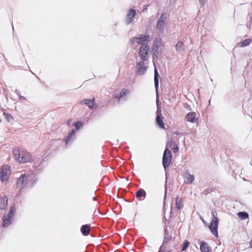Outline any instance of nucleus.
<instances>
[{
    "instance_id": "f257e3e1",
    "label": "nucleus",
    "mask_w": 252,
    "mask_h": 252,
    "mask_svg": "<svg viewBox=\"0 0 252 252\" xmlns=\"http://www.w3.org/2000/svg\"><path fill=\"white\" fill-rule=\"evenodd\" d=\"M12 153L15 159L19 163L30 162L32 160L29 152L22 150L19 147L14 148Z\"/></svg>"
},
{
    "instance_id": "f03ea898",
    "label": "nucleus",
    "mask_w": 252,
    "mask_h": 252,
    "mask_svg": "<svg viewBox=\"0 0 252 252\" xmlns=\"http://www.w3.org/2000/svg\"><path fill=\"white\" fill-rule=\"evenodd\" d=\"M172 154L170 151L166 147L162 157V165L165 170L171 163Z\"/></svg>"
},
{
    "instance_id": "7ed1b4c3",
    "label": "nucleus",
    "mask_w": 252,
    "mask_h": 252,
    "mask_svg": "<svg viewBox=\"0 0 252 252\" xmlns=\"http://www.w3.org/2000/svg\"><path fill=\"white\" fill-rule=\"evenodd\" d=\"M215 213H212L213 219L211 222L210 224L209 225V228L211 231L212 233L216 237H218V228L219 224V219L215 216Z\"/></svg>"
},
{
    "instance_id": "20e7f679",
    "label": "nucleus",
    "mask_w": 252,
    "mask_h": 252,
    "mask_svg": "<svg viewBox=\"0 0 252 252\" xmlns=\"http://www.w3.org/2000/svg\"><path fill=\"white\" fill-rule=\"evenodd\" d=\"M161 45V39L160 37H156L154 40L153 45L152 46V51L153 52V58H158L160 54V51L158 50L159 47Z\"/></svg>"
},
{
    "instance_id": "39448f33",
    "label": "nucleus",
    "mask_w": 252,
    "mask_h": 252,
    "mask_svg": "<svg viewBox=\"0 0 252 252\" xmlns=\"http://www.w3.org/2000/svg\"><path fill=\"white\" fill-rule=\"evenodd\" d=\"M28 184V176L25 174L21 175L17 180V188L19 189V192L20 193L23 188Z\"/></svg>"
},
{
    "instance_id": "423d86ee",
    "label": "nucleus",
    "mask_w": 252,
    "mask_h": 252,
    "mask_svg": "<svg viewBox=\"0 0 252 252\" xmlns=\"http://www.w3.org/2000/svg\"><path fill=\"white\" fill-rule=\"evenodd\" d=\"M166 22V16L163 13L159 18L158 20L156 28L160 33H163L164 30V26Z\"/></svg>"
},
{
    "instance_id": "0eeeda50",
    "label": "nucleus",
    "mask_w": 252,
    "mask_h": 252,
    "mask_svg": "<svg viewBox=\"0 0 252 252\" xmlns=\"http://www.w3.org/2000/svg\"><path fill=\"white\" fill-rule=\"evenodd\" d=\"M149 51V47L147 45L142 46L139 48L138 52L139 56L141 59V61H146L148 60L149 55L148 54V51Z\"/></svg>"
},
{
    "instance_id": "6e6552de",
    "label": "nucleus",
    "mask_w": 252,
    "mask_h": 252,
    "mask_svg": "<svg viewBox=\"0 0 252 252\" xmlns=\"http://www.w3.org/2000/svg\"><path fill=\"white\" fill-rule=\"evenodd\" d=\"M10 175V167L8 166H2L0 169V180L1 182L8 180Z\"/></svg>"
},
{
    "instance_id": "1a4fd4ad",
    "label": "nucleus",
    "mask_w": 252,
    "mask_h": 252,
    "mask_svg": "<svg viewBox=\"0 0 252 252\" xmlns=\"http://www.w3.org/2000/svg\"><path fill=\"white\" fill-rule=\"evenodd\" d=\"M144 62L140 61L136 63V73L139 75H143L147 71V67L144 65Z\"/></svg>"
},
{
    "instance_id": "9d476101",
    "label": "nucleus",
    "mask_w": 252,
    "mask_h": 252,
    "mask_svg": "<svg viewBox=\"0 0 252 252\" xmlns=\"http://www.w3.org/2000/svg\"><path fill=\"white\" fill-rule=\"evenodd\" d=\"M150 40V36L146 35H141L139 37H134L132 39V42H136L138 44H141L142 46L144 45V43L146 41H148Z\"/></svg>"
},
{
    "instance_id": "9b49d317",
    "label": "nucleus",
    "mask_w": 252,
    "mask_h": 252,
    "mask_svg": "<svg viewBox=\"0 0 252 252\" xmlns=\"http://www.w3.org/2000/svg\"><path fill=\"white\" fill-rule=\"evenodd\" d=\"M136 15V11L134 9L130 8L126 15V23L129 25L133 21V18Z\"/></svg>"
},
{
    "instance_id": "f8f14e48",
    "label": "nucleus",
    "mask_w": 252,
    "mask_h": 252,
    "mask_svg": "<svg viewBox=\"0 0 252 252\" xmlns=\"http://www.w3.org/2000/svg\"><path fill=\"white\" fill-rule=\"evenodd\" d=\"M159 76L158 73V70L156 69V68L155 67V69H154V83H155V89L156 90V93H157V100H156L157 104L158 102V77H159Z\"/></svg>"
},
{
    "instance_id": "ddd939ff",
    "label": "nucleus",
    "mask_w": 252,
    "mask_h": 252,
    "mask_svg": "<svg viewBox=\"0 0 252 252\" xmlns=\"http://www.w3.org/2000/svg\"><path fill=\"white\" fill-rule=\"evenodd\" d=\"M163 117L161 115V111H157V115L156 119V123L157 125L162 128H165L164 125L163 121Z\"/></svg>"
},
{
    "instance_id": "4468645a",
    "label": "nucleus",
    "mask_w": 252,
    "mask_h": 252,
    "mask_svg": "<svg viewBox=\"0 0 252 252\" xmlns=\"http://www.w3.org/2000/svg\"><path fill=\"white\" fill-rule=\"evenodd\" d=\"M172 236L171 234L168 232L167 228H166L164 230V238L163 239V243L161 245V249H162L164 247H166L167 243L171 240Z\"/></svg>"
},
{
    "instance_id": "2eb2a0df",
    "label": "nucleus",
    "mask_w": 252,
    "mask_h": 252,
    "mask_svg": "<svg viewBox=\"0 0 252 252\" xmlns=\"http://www.w3.org/2000/svg\"><path fill=\"white\" fill-rule=\"evenodd\" d=\"M196 114L195 112H191L189 113H188L185 116V119L189 122L191 123H195L196 120L197 118L196 117Z\"/></svg>"
},
{
    "instance_id": "dca6fc26",
    "label": "nucleus",
    "mask_w": 252,
    "mask_h": 252,
    "mask_svg": "<svg viewBox=\"0 0 252 252\" xmlns=\"http://www.w3.org/2000/svg\"><path fill=\"white\" fill-rule=\"evenodd\" d=\"M135 195L139 200H143L146 196V193L143 189L140 188L136 192Z\"/></svg>"
},
{
    "instance_id": "f3484780",
    "label": "nucleus",
    "mask_w": 252,
    "mask_h": 252,
    "mask_svg": "<svg viewBox=\"0 0 252 252\" xmlns=\"http://www.w3.org/2000/svg\"><path fill=\"white\" fill-rule=\"evenodd\" d=\"M81 104H85L87 105L90 109L94 108V98H93L92 100L89 99H85L82 100L80 102Z\"/></svg>"
},
{
    "instance_id": "a211bd4d",
    "label": "nucleus",
    "mask_w": 252,
    "mask_h": 252,
    "mask_svg": "<svg viewBox=\"0 0 252 252\" xmlns=\"http://www.w3.org/2000/svg\"><path fill=\"white\" fill-rule=\"evenodd\" d=\"M14 215L13 214H10L8 213L6 217H4L3 219V227H7L8 225L11 223V219L13 217Z\"/></svg>"
},
{
    "instance_id": "6ab92c4d",
    "label": "nucleus",
    "mask_w": 252,
    "mask_h": 252,
    "mask_svg": "<svg viewBox=\"0 0 252 252\" xmlns=\"http://www.w3.org/2000/svg\"><path fill=\"white\" fill-rule=\"evenodd\" d=\"M200 250L201 252H212L211 248L205 242H201L200 246Z\"/></svg>"
},
{
    "instance_id": "aec40b11",
    "label": "nucleus",
    "mask_w": 252,
    "mask_h": 252,
    "mask_svg": "<svg viewBox=\"0 0 252 252\" xmlns=\"http://www.w3.org/2000/svg\"><path fill=\"white\" fill-rule=\"evenodd\" d=\"M91 230V226L89 224L83 225L81 227V232L84 236L89 235Z\"/></svg>"
},
{
    "instance_id": "412c9836",
    "label": "nucleus",
    "mask_w": 252,
    "mask_h": 252,
    "mask_svg": "<svg viewBox=\"0 0 252 252\" xmlns=\"http://www.w3.org/2000/svg\"><path fill=\"white\" fill-rule=\"evenodd\" d=\"M8 198L7 196H4L0 199V209H5L7 206Z\"/></svg>"
},
{
    "instance_id": "4be33fe9",
    "label": "nucleus",
    "mask_w": 252,
    "mask_h": 252,
    "mask_svg": "<svg viewBox=\"0 0 252 252\" xmlns=\"http://www.w3.org/2000/svg\"><path fill=\"white\" fill-rule=\"evenodd\" d=\"M185 45L181 41H179L176 45V49L178 53H182L185 50Z\"/></svg>"
},
{
    "instance_id": "5701e85b",
    "label": "nucleus",
    "mask_w": 252,
    "mask_h": 252,
    "mask_svg": "<svg viewBox=\"0 0 252 252\" xmlns=\"http://www.w3.org/2000/svg\"><path fill=\"white\" fill-rule=\"evenodd\" d=\"M169 145L170 147L172 149L173 152L174 153H176L178 152L179 148L177 146V144L174 141H173V140H171L169 143Z\"/></svg>"
},
{
    "instance_id": "b1692460",
    "label": "nucleus",
    "mask_w": 252,
    "mask_h": 252,
    "mask_svg": "<svg viewBox=\"0 0 252 252\" xmlns=\"http://www.w3.org/2000/svg\"><path fill=\"white\" fill-rule=\"evenodd\" d=\"M75 133V130L73 129H72L70 132V133L68 134V135L64 139V141L65 142L66 144L69 143L71 141L72 137L74 136Z\"/></svg>"
},
{
    "instance_id": "393cba45",
    "label": "nucleus",
    "mask_w": 252,
    "mask_h": 252,
    "mask_svg": "<svg viewBox=\"0 0 252 252\" xmlns=\"http://www.w3.org/2000/svg\"><path fill=\"white\" fill-rule=\"evenodd\" d=\"M182 199L179 196H177L176 198V208L178 210H180L182 206Z\"/></svg>"
},
{
    "instance_id": "a878e982",
    "label": "nucleus",
    "mask_w": 252,
    "mask_h": 252,
    "mask_svg": "<svg viewBox=\"0 0 252 252\" xmlns=\"http://www.w3.org/2000/svg\"><path fill=\"white\" fill-rule=\"evenodd\" d=\"M238 216L241 220H245L249 218V214L245 212H240L238 213Z\"/></svg>"
},
{
    "instance_id": "bb28decb",
    "label": "nucleus",
    "mask_w": 252,
    "mask_h": 252,
    "mask_svg": "<svg viewBox=\"0 0 252 252\" xmlns=\"http://www.w3.org/2000/svg\"><path fill=\"white\" fill-rule=\"evenodd\" d=\"M252 42V39L250 38H247L243 41H242L240 43V46L241 47H244L248 45H249Z\"/></svg>"
},
{
    "instance_id": "cd10ccee",
    "label": "nucleus",
    "mask_w": 252,
    "mask_h": 252,
    "mask_svg": "<svg viewBox=\"0 0 252 252\" xmlns=\"http://www.w3.org/2000/svg\"><path fill=\"white\" fill-rule=\"evenodd\" d=\"M126 93L127 91L126 90H122L120 94H116L115 97L119 100L123 96H125L126 94Z\"/></svg>"
},
{
    "instance_id": "c85d7f7f",
    "label": "nucleus",
    "mask_w": 252,
    "mask_h": 252,
    "mask_svg": "<svg viewBox=\"0 0 252 252\" xmlns=\"http://www.w3.org/2000/svg\"><path fill=\"white\" fill-rule=\"evenodd\" d=\"M3 115L8 122H11L14 120L13 117L9 113L3 112Z\"/></svg>"
},
{
    "instance_id": "c756f323",
    "label": "nucleus",
    "mask_w": 252,
    "mask_h": 252,
    "mask_svg": "<svg viewBox=\"0 0 252 252\" xmlns=\"http://www.w3.org/2000/svg\"><path fill=\"white\" fill-rule=\"evenodd\" d=\"M189 245V243L188 240H185L182 245L181 252L185 251Z\"/></svg>"
},
{
    "instance_id": "7c9ffc66",
    "label": "nucleus",
    "mask_w": 252,
    "mask_h": 252,
    "mask_svg": "<svg viewBox=\"0 0 252 252\" xmlns=\"http://www.w3.org/2000/svg\"><path fill=\"white\" fill-rule=\"evenodd\" d=\"M194 181V176L193 175L188 174L187 178V183L188 184H191Z\"/></svg>"
},
{
    "instance_id": "2f4dec72",
    "label": "nucleus",
    "mask_w": 252,
    "mask_h": 252,
    "mask_svg": "<svg viewBox=\"0 0 252 252\" xmlns=\"http://www.w3.org/2000/svg\"><path fill=\"white\" fill-rule=\"evenodd\" d=\"M74 125L76 130L79 129L80 127L83 126V123L81 121H77L74 123Z\"/></svg>"
},
{
    "instance_id": "473e14b6",
    "label": "nucleus",
    "mask_w": 252,
    "mask_h": 252,
    "mask_svg": "<svg viewBox=\"0 0 252 252\" xmlns=\"http://www.w3.org/2000/svg\"><path fill=\"white\" fill-rule=\"evenodd\" d=\"M183 106L188 111H190L191 110V108L190 106V105H189L188 103H184L183 104Z\"/></svg>"
},
{
    "instance_id": "72a5a7b5",
    "label": "nucleus",
    "mask_w": 252,
    "mask_h": 252,
    "mask_svg": "<svg viewBox=\"0 0 252 252\" xmlns=\"http://www.w3.org/2000/svg\"><path fill=\"white\" fill-rule=\"evenodd\" d=\"M158 252H172L171 250H166V247H164L162 249H161V247L159 248V249Z\"/></svg>"
},
{
    "instance_id": "f704fd0d",
    "label": "nucleus",
    "mask_w": 252,
    "mask_h": 252,
    "mask_svg": "<svg viewBox=\"0 0 252 252\" xmlns=\"http://www.w3.org/2000/svg\"><path fill=\"white\" fill-rule=\"evenodd\" d=\"M15 211V207L14 206H11L10 208V211H9L10 214H13L14 215Z\"/></svg>"
},
{
    "instance_id": "c9c22d12",
    "label": "nucleus",
    "mask_w": 252,
    "mask_h": 252,
    "mask_svg": "<svg viewBox=\"0 0 252 252\" xmlns=\"http://www.w3.org/2000/svg\"><path fill=\"white\" fill-rule=\"evenodd\" d=\"M206 0H199V3L203 6L205 3Z\"/></svg>"
},
{
    "instance_id": "e433bc0d",
    "label": "nucleus",
    "mask_w": 252,
    "mask_h": 252,
    "mask_svg": "<svg viewBox=\"0 0 252 252\" xmlns=\"http://www.w3.org/2000/svg\"><path fill=\"white\" fill-rule=\"evenodd\" d=\"M19 100H26V97H25L23 96H22V95H20L19 96Z\"/></svg>"
},
{
    "instance_id": "4c0bfd02",
    "label": "nucleus",
    "mask_w": 252,
    "mask_h": 252,
    "mask_svg": "<svg viewBox=\"0 0 252 252\" xmlns=\"http://www.w3.org/2000/svg\"><path fill=\"white\" fill-rule=\"evenodd\" d=\"M15 93L18 96H19L20 95V93L19 91H18V90H16L15 91Z\"/></svg>"
},
{
    "instance_id": "58836bf2",
    "label": "nucleus",
    "mask_w": 252,
    "mask_h": 252,
    "mask_svg": "<svg viewBox=\"0 0 252 252\" xmlns=\"http://www.w3.org/2000/svg\"><path fill=\"white\" fill-rule=\"evenodd\" d=\"M166 192H167V189H166V188L165 187V191L164 198H165V197H166Z\"/></svg>"
},
{
    "instance_id": "ea45409f",
    "label": "nucleus",
    "mask_w": 252,
    "mask_h": 252,
    "mask_svg": "<svg viewBox=\"0 0 252 252\" xmlns=\"http://www.w3.org/2000/svg\"><path fill=\"white\" fill-rule=\"evenodd\" d=\"M250 244L251 247H252V239L251 240Z\"/></svg>"
},
{
    "instance_id": "a19ab883",
    "label": "nucleus",
    "mask_w": 252,
    "mask_h": 252,
    "mask_svg": "<svg viewBox=\"0 0 252 252\" xmlns=\"http://www.w3.org/2000/svg\"><path fill=\"white\" fill-rule=\"evenodd\" d=\"M175 133H176L177 135H179V134H180V133H179V132H178V131H176V132H175Z\"/></svg>"
},
{
    "instance_id": "79ce46f5",
    "label": "nucleus",
    "mask_w": 252,
    "mask_h": 252,
    "mask_svg": "<svg viewBox=\"0 0 252 252\" xmlns=\"http://www.w3.org/2000/svg\"><path fill=\"white\" fill-rule=\"evenodd\" d=\"M95 199H96V198H95V197L93 198V200H95Z\"/></svg>"
}]
</instances>
